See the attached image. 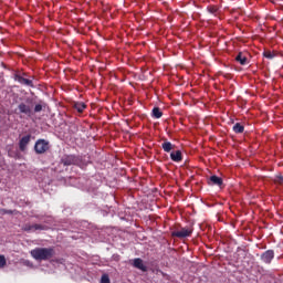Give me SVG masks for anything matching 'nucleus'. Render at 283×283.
Wrapping results in <instances>:
<instances>
[{
  "label": "nucleus",
  "mask_w": 283,
  "mask_h": 283,
  "mask_svg": "<svg viewBox=\"0 0 283 283\" xmlns=\"http://www.w3.org/2000/svg\"><path fill=\"white\" fill-rule=\"evenodd\" d=\"M263 56L265 57V59H275V53H273V52H271V51H264L263 52Z\"/></svg>",
  "instance_id": "20"
},
{
  "label": "nucleus",
  "mask_w": 283,
  "mask_h": 283,
  "mask_svg": "<svg viewBox=\"0 0 283 283\" xmlns=\"http://www.w3.org/2000/svg\"><path fill=\"white\" fill-rule=\"evenodd\" d=\"M73 108L78 112V114H83L85 109H87V104L84 102H73Z\"/></svg>",
  "instance_id": "11"
},
{
  "label": "nucleus",
  "mask_w": 283,
  "mask_h": 283,
  "mask_svg": "<svg viewBox=\"0 0 283 283\" xmlns=\"http://www.w3.org/2000/svg\"><path fill=\"white\" fill-rule=\"evenodd\" d=\"M274 258H275V251H273V250H268L261 254V261L264 264H271V262H273Z\"/></svg>",
  "instance_id": "7"
},
{
  "label": "nucleus",
  "mask_w": 283,
  "mask_h": 283,
  "mask_svg": "<svg viewBox=\"0 0 283 283\" xmlns=\"http://www.w3.org/2000/svg\"><path fill=\"white\" fill-rule=\"evenodd\" d=\"M50 149V142L45 139H38L34 145L35 154H45Z\"/></svg>",
  "instance_id": "4"
},
{
  "label": "nucleus",
  "mask_w": 283,
  "mask_h": 283,
  "mask_svg": "<svg viewBox=\"0 0 283 283\" xmlns=\"http://www.w3.org/2000/svg\"><path fill=\"white\" fill-rule=\"evenodd\" d=\"M234 134H244V125L237 123L232 127Z\"/></svg>",
  "instance_id": "16"
},
{
  "label": "nucleus",
  "mask_w": 283,
  "mask_h": 283,
  "mask_svg": "<svg viewBox=\"0 0 283 283\" xmlns=\"http://www.w3.org/2000/svg\"><path fill=\"white\" fill-rule=\"evenodd\" d=\"M174 147H176L174 144H171V142H164L161 144V149H164V151H166V154H169Z\"/></svg>",
  "instance_id": "14"
},
{
  "label": "nucleus",
  "mask_w": 283,
  "mask_h": 283,
  "mask_svg": "<svg viewBox=\"0 0 283 283\" xmlns=\"http://www.w3.org/2000/svg\"><path fill=\"white\" fill-rule=\"evenodd\" d=\"M274 182L276 185H283V176L282 175H277L274 179Z\"/></svg>",
  "instance_id": "21"
},
{
  "label": "nucleus",
  "mask_w": 283,
  "mask_h": 283,
  "mask_svg": "<svg viewBox=\"0 0 283 283\" xmlns=\"http://www.w3.org/2000/svg\"><path fill=\"white\" fill-rule=\"evenodd\" d=\"M170 159L172 163H182V151L176 150L170 153Z\"/></svg>",
  "instance_id": "12"
},
{
  "label": "nucleus",
  "mask_w": 283,
  "mask_h": 283,
  "mask_svg": "<svg viewBox=\"0 0 283 283\" xmlns=\"http://www.w3.org/2000/svg\"><path fill=\"white\" fill-rule=\"evenodd\" d=\"M235 61L240 63V65H247L249 63V59L242 52L238 53V55L235 56Z\"/></svg>",
  "instance_id": "13"
},
{
  "label": "nucleus",
  "mask_w": 283,
  "mask_h": 283,
  "mask_svg": "<svg viewBox=\"0 0 283 283\" xmlns=\"http://www.w3.org/2000/svg\"><path fill=\"white\" fill-rule=\"evenodd\" d=\"M101 283H109V276L107 274L102 275Z\"/></svg>",
  "instance_id": "23"
},
{
  "label": "nucleus",
  "mask_w": 283,
  "mask_h": 283,
  "mask_svg": "<svg viewBox=\"0 0 283 283\" xmlns=\"http://www.w3.org/2000/svg\"><path fill=\"white\" fill-rule=\"evenodd\" d=\"M81 163V159L76 155H64L61 158V165L64 167H70L72 165H78Z\"/></svg>",
  "instance_id": "3"
},
{
  "label": "nucleus",
  "mask_w": 283,
  "mask_h": 283,
  "mask_svg": "<svg viewBox=\"0 0 283 283\" xmlns=\"http://www.w3.org/2000/svg\"><path fill=\"white\" fill-rule=\"evenodd\" d=\"M30 255L38 262H48V260H52L56 255V251L54 248H35L30 251Z\"/></svg>",
  "instance_id": "1"
},
{
  "label": "nucleus",
  "mask_w": 283,
  "mask_h": 283,
  "mask_svg": "<svg viewBox=\"0 0 283 283\" xmlns=\"http://www.w3.org/2000/svg\"><path fill=\"white\" fill-rule=\"evenodd\" d=\"M133 266L135 269H138L139 271H143L144 273H147V268L145 263L143 262V259L136 258L133 260Z\"/></svg>",
  "instance_id": "10"
},
{
  "label": "nucleus",
  "mask_w": 283,
  "mask_h": 283,
  "mask_svg": "<svg viewBox=\"0 0 283 283\" xmlns=\"http://www.w3.org/2000/svg\"><path fill=\"white\" fill-rule=\"evenodd\" d=\"M191 233H193V228L191 227H185V228H181L180 230L178 231H174L171 233L172 238H190Z\"/></svg>",
  "instance_id": "5"
},
{
  "label": "nucleus",
  "mask_w": 283,
  "mask_h": 283,
  "mask_svg": "<svg viewBox=\"0 0 283 283\" xmlns=\"http://www.w3.org/2000/svg\"><path fill=\"white\" fill-rule=\"evenodd\" d=\"M272 1V3H274V0H271Z\"/></svg>",
  "instance_id": "25"
},
{
  "label": "nucleus",
  "mask_w": 283,
  "mask_h": 283,
  "mask_svg": "<svg viewBox=\"0 0 283 283\" xmlns=\"http://www.w3.org/2000/svg\"><path fill=\"white\" fill-rule=\"evenodd\" d=\"M45 107V103H43V104H36L35 106H34V109H33V112H34V114H39V112H43V108Z\"/></svg>",
  "instance_id": "19"
},
{
  "label": "nucleus",
  "mask_w": 283,
  "mask_h": 283,
  "mask_svg": "<svg viewBox=\"0 0 283 283\" xmlns=\"http://www.w3.org/2000/svg\"><path fill=\"white\" fill-rule=\"evenodd\" d=\"M23 76H28V73H15L13 78L14 81H17L18 83H20V85H25L27 87H34V76H32L31 78H25Z\"/></svg>",
  "instance_id": "2"
},
{
  "label": "nucleus",
  "mask_w": 283,
  "mask_h": 283,
  "mask_svg": "<svg viewBox=\"0 0 283 283\" xmlns=\"http://www.w3.org/2000/svg\"><path fill=\"white\" fill-rule=\"evenodd\" d=\"M207 10L210 14H218V6H208Z\"/></svg>",
  "instance_id": "18"
},
{
  "label": "nucleus",
  "mask_w": 283,
  "mask_h": 283,
  "mask_svg": "<svg viewBox=\"0 0 283 283\" xmlns=\"http://www.w3.org/2000/svg\"><path fill=\"white\" fill-rule=\"evenodd\" d=\"M18 109L20 112V114H25V116H32V114H34L32 112V107H30V105L25 104V103H20L18 105Z\"/></svg>",
  "instance_id": "8"
},
{
  "label": "nucleus",
  "mask_w": 283,
  "mask_h": 283,
  "mask_svg": "<svg viewBox=\"0 0 283 283\" xmlns=\"http://www.w3.org/2000/svg\"><path fill=\"white\" fill-rule=\"evenodd\" d=\"M22 231H25L27 233H30V231H45V226L35 223V224H30V223H25L22 227Z\"/></svg>",
  "instance_id": "6"
},
{
  "label": "nucleus",
  "mask_w": 283,
  "mask_h": 283,
  "mask_svg": "<svg viewBox=\"0 0 283 283\" xmlns=\"http://www.w3.org/2000/svg\"><path fill=\"white\" fill-rule=\"evenodd\" d=\"M210 182H212V185H217V187H222V184H223L222 178H220L216 175H212L210 177Z\"/></svg>",
  "instance_id": "15"
},
{
  "label": "nucleus",
  "mask_w": 283,
  "mask_h": 283,
  "mask_svg": "<svg viewBox=\"0 0 283 283\" xmlns=\"http://www.w3.org/2000/svg\"><path fill=\"white\" fill-rule=\"evenodd\" d=\"M3 212L12 214V210H3Z\"/></svg>",
  "instance_id": "24"
},
{
  "label": "nucleus",
  "mask_w": 283,
  "mask_h": 283,
  "mask_svg": "<svg viewBox=\"0 0 283 283\" xmlns=\"http://www.w3.org/2000/svg\"><path fill=\"white\" fill-rule=\"evenodd\" d=\"M31 138H32V135H25L20 139L19 142L20 151H25V149H28V145H30Z\"/></svg>",
  "instance_id": "9"
},
{
  "label": "nucleus",
  "mask_w": 283,
  "mask_h": 283,
  "mask_svg": "<svg viewBox=\"0 0 283 283\" xmlns=\"http://www.w3.org/2000/svg\"><path fill=\"white\" fill-rule=\"evenodd\" d=\"M7 261H6V256L0 255V269H3V266H6Z\"/></svg>",
  "instance_id": "22"
},
{
  "label": "nucleus",
  "mask_w": 283,
  "mask_h": 283,
  "mask_svg": "<svg viewBox=\"0 0 283 283\" xmlns=\"http://www.w3.org/2000/svg\"><path fill=\"white\" fill-rule=\"evenodd\" d=\"M153 118H163V111H160V107H154L151 112Z\"/></svg>",
  "instance_id": "17"
}]
</instances>
